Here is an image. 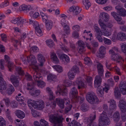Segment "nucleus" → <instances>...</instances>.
Listing matches in <instances>:
<instances>
[{"instance_id": "603ef678", "label": "nucleus", "mask_w": 126, "mask_h": 126, "mask_svg": "<svg viewBox=\"0 0 126 126\" xmlns=\"http://www.w3.org/2000/svg\"><path fill=\"white\" fill-rule=\"evenodd\" d=\"M40 123L41 126H49L48 123L43 119L40 120Z\"/></svg>"}, {"instance_id": "69168bd1", "label": "nucleus", "mask_w": 126, "mask_h": 126, "mask_svg": "<svg viewBox=\"0 0 126 126\" xmlns=\"http://www.w3.org/2000/svg\"><path fill=\"white\" fill-rule=\"evenodd\" d=\"M64 32L66 34L70 32L69 26L68 25L63 26Z\"/></svg>"}, {"instance_id": "4d7b16f0", "label": "nucleus", "mask_w": 126, "mask_h": 126, "mask_svg": "<svg viewBox=\"0 0 126 126\" xmlns=\"http://www.w3.org/2000/svg\"><path fill=\"white\" fill-rule=\"evenodd\" d=\"M29 57L25 55H22L21 57V59L23 62H29L30 61L29 59Z\"/></svg>"}, {"instance_id": "2f4dec72", "label": "nucleus", "mask_w": 126, "mask_h": 126, "mask_svg": "<svg viewBox=\"0 0 126 126\" xmlns=\"http://www.w3.org/2000/svg\"><path fill=\"white\" fill-rule=\"evenodd\" d=\"M112 115V112H109L108 113L107 115V113L103 111V112L100 114V118H108L109 117H110Z\"/></svg>"}, {"instance_id": "e433bc0d", "label": "nucleus", "mask_w": 126, "mask_h": 126, "mask_svg": "<svg viewBox=\"0 0 126 126\" xmlns=\"http://www.w3.org/2000/svg\"><path fill=\"white\" fill-rule=\"evenodd\" d=\"M52 67L58 72H62L63 71V68L60 65H53L52 66Z\"/></svg>"}, {"instance_id": "79ce46f5", "label": "nucleus", "mask_w": 126, "mask_h": 126, "mask_svg": "<svg viewBox=\"0 0 126 126\" xmlns=\"http://www.w3.org/2000/svg\"><path fill=\"white\" fill-rule=\"evenodd\" d=\"M15 122L16 126H27L22 121L20 122V120L18 119L16 120Z\"/></svg>"}, {"instance_id": "09e8293b", "label": "nucleus", "mask_w": 126, "mask_h": 126, "mask_svg": "<svg viewBox=\"0 0 126 126\" xmlns=\"http://www.w3.org/2000/svg\"><path fill=\"white\" fill-rule=\"evenodd\" d=\"M70 71L76 74L79 72V68L77 66H74L72 68Z\"/></svg>"}, {"instance_id": "412c9836", "label": "nucleus", "mask_w": 126, "mask_h": 126, "mask_svg": "<svg viewBox=\"0 0 126 126\" xmlns=\"http://www.w3.org/2000/svg\"><path fill=\"white\" fill-rule=\"evenodd\" d=\"M37 58L38 61L40 63V65L41 66H43L45 61V57L41 54L39 53L37 55Z\"/></svg>"}, {"instance_id": "4be33fe9", "label": "nucleus", "mask_w": 126, "mask_h": 126, "mask_svg": "<svg viewBox=\"0 0 126 126\" xmlns=\"http://www.w3.org/2000/svg\"><path fill=\"white\" fill-rule=\"evenodd\" d=\"M7 88V85L6 82L3 79L0 80V90L1 94H3V90H5Z\"/></svg>"}, {"instance_id": "a878e982", "label": "nucleus", "mask_w": 126, "mask_h": 126, "mask_svg": "<svg viewBox=\"0 0 126 126\" xmlns=\"http://www.w3.org/2000/svg\"><path fill=\"white\" fill-rule=\"evenodd\" d=\"M53 25V23L52 21L50 20H47L45 22L46 27L47 30L48 31L51 30Z\"/></svg>"}, {"instance_id": "e2e57ef3", "label": "nucleus", "mask_w": 126, "mask_h": 126, "mask_svg": "<svg viewBox=\"0 0 126 126\" xmlns=\"http://www.w3.org/2000/svg\"><path fill=\"white\" fill-rule=\"evenodd\" d=\"M113 118H120V115L119 112L116 111L113 114Z\"/></svg>"}, {"instance_id": "58836bf2", "label": "nucleus", "mask_w": 126, "mask_h": 126, "mask_svg": "<svg viewBox=\"0 0 126 126\" xmlns=\"http://www.w3.org/2000/svg\"><path fill=\"white\" fill-rule=\"evenodd\" d=\"M83 3L86 9H88L91 6V4L88 0H83Z\"/></svg>"}, {"instance_id": "f704fd0d", "label": "nucleus", "mask_w": 126, "mask_h": 126, "mask_svg": "<svg viewBox=\"0 0 126 126\" xmlns=\"http://www.w3.org/2000/svg\"><path fill=\"white\" fill-rule=\"evenodd\" d=\"M15 90V89L13 86L12 85H11L7 89L6 91V93L8 94H12Z\"/></svg>"}, {"instance_id": "9b49d317", "label": "nucleus", "mask_w": 126, "mask_h": 126, "mask_svg": "<svg viewBox=\"0 0 126 126\" xmlns=\"http://www.w3.org/2000/svg\"><path fill=\"white\" fill-rule=\"evenodd\" d=\"M111 54V59L113 61L118 60L117 62L118 63H119V60H121L123 61H124V59L120 55L117 53H113L110 54Z\"/></svg>"}, {"instance_id": "f03ea898", "label": "nucleus", "mask_w": 126, "mask_h": 126, "mask_svg": "<svg viewBox=\"0 0 126 126\" xmlns=\"http://www.w3.org/2000/svg\"><path fill=\"white\" fill-rule=\"evenodd\" d=\"M27 103L29 107L32 106L34 109L38 110H42L44 107V102L42 100L34 101L30 99L28 100Z\"/></svg>"}, {"instance_id": "c9c22d12", "label": "nucleus", "mask_w": 126, "mask_h": 126, "mask_svg": "<svg viewBox=\"0 0 126 126\" xmlns=\"http://www.w3.org/2000/svg\"><path fill=\"white\" fill-rule=\"evenodd\" d=\"M69 126H82L81 124L78 123L74 120H72V121L68 124Z\"/></svg>"}, {"instance_id": "423d86ee", "label": "nucleus", "mask_w": 126, "mask_h": 126, "mask_svg": "<svg viewBox=\"0 0 126 126\" xmlns=\"http://www.w3.org/2000/svg\"><path fill=\"white\" fill-rule=\"evenodd\" d=\"M94 28L97 34L95 35L96 38L99 42H102L103 40L101 37L102 35V33L101 32L100 29L97 26H95Z\"/></svg>"}, {"instance_id": "338daca9", "label": "nucleus", "mask_w": 126, "mask_h": 126, "mask_svg": "<svg viewBox=\"0 0 126 126\" xmlns=\"http://www.w3.org/2000/svg\"><path fill=\"white\" fill-rule=\"evenodd\" d=\"M119 119H115L114 120L115 122H117L116 123V126H122V122L121 121H120Z\"/></svg>"}, {"instance_id": "2eb2a0df", "label": "nucleus", "mask_w": 126, "mask_h": 126, "mask_svg": "<svg viewBox=\"0 0 126 126\" xmlns=\"http://www.w3.org/2000/svg\"><path fill=\"white\" fill-rule=\"evenodd\" d=\"M69 10L70 12H73L74 15H76L80 13L81 9H79L78 6H76L74 5L69 8Z\"/></svg>"}, {"instance_id": "39448f33", "label": "nucleus", "mask_w": 126, "mask_h": 126, "mask_svg": "<svg viewBox=\"0 0 126 126\" xmlns=\"http://www.w3.org/2000/svg\"><path fill=\"white\" fill-rule=\"evenodd\" d=\"M11 22L15 24H16L19 26V28H22L23 27L22 24L26 23L27 21L25 19H23L21 17H18L12 20Z\"/></svg>"}, {"instance_id": "6e6d98bb", "label": "nucleus", "mask_w": 126, "mask_h": 126, "mask_svg": "<svg viewBox=\"0 0 126 126\" xmlns=\"http://www.w3.org/2000/svg\"><path fill=\"white\" fill-rule=\"evenodd\" d=\"M118 51V49L117 47H114L112 48L109 51V52L110 54H112L114 53H115L116 52H117Z\"/></svg>"}, {"instance_id": "473e14b6", "label": "nucleus", "mask_w": 126, "mask_h": 126, "mask_svg": "<svg viewBox=\"0 0 126 126\" xmlns=\"http://www.w3.org/2000/svg\"><path fill=\"white\" fill-rule=\"evenodd\" d=\"M50 57L53 63H59V61L55 53H52L51 54Z\"/></svg>"}, {"instance_id": "a211bd4d", "label": "nucleus", "mask_w": 126, "mask_h": 126, "mask_svg": "<svg viewBox=\"0 0 126 126\" xmlns=\"http://www.w3.org/2000/svg\"><path fill=\"white\" fill-rule=\"evenodd\" d=\"M63 100H64V102L66 103V106L65 108V112L66 113H67L70 110L72 107V105L69 99L64 98Z\"/></svg>"}, {"instance_id": "4468645a", "label": "nucleus", "mask_w": 126, "mask_h": 126, "mask_svg": "<svg viewBox=\"0 0 126 126\" xmlns=\"http://www.w3.org/2000/svg\"><path fill=\"white\" fill-rule=\"evenodd\" d=\"M111 122L110 119H99L98 126H103L104 125H109Z\"/></svg>"}, {"instance_id": "c85d7f7f", "label": "nucleus", "mask_w": 126, "mask_h": 126, "mask_svg": "<svg viewBox=\"0 0 126 126\" xmlns=\"http://www.w3.org/2000/svg\"><path fill=\"white\" fill-rule=\"evenodd\" d=\"M22 10L25 12H27L29 10L33 9V8L30 5L27 6L25 4H23L21 6Z\"/></svg>"}, {"instance_id": "20e7f679", "label": "nucleus", "mask_w": 126, "mask_h": 126, "mask_svg": "<svg viewBox=\"0 0 126 126\" xmlns=\"http://www.w3.org/2000/svg\"><path fill=\"white\" fill-rule=\"evenodd\" d=\"M33 74V77L35 81L37 82V85L40 87L42 88L45 85L44 82L42 80V77L39 72L34 71Z\"/></svg>"}, {"instance_id": "13d9d810", "label": "nucleus", "mask_w": 126, "mask_h": 126, "mask_svg": "<svg viewBox=\"0 0 126 126\" xmlns=\"http://www.w3.org/2000/svg\"><path fill=\"white\" fill-rule=\"evenodd\" d=\"M99 23L101 28L106 31L107 28V26L102 21L99 22Z\"/></svg>"}, {"instance_id": "f8f14e48", "label": "nucleus", "mask_w": 126, "mask_h": 126, "mask_svg": "<svg viewBox=\"0 0 126 126\" xmlns=\"http://www.w3.org/2000/svg\"><path fill=\"white\" fill-rule=\"evenodd\" d=\"M64 119H49L51 123L57 125V126H63L62 122Z\"/></svg>"}, {"instance_id": "a19ab883", "label": "nucleus", "mask_w": 126, "mask_h": 126, "mask_svg": "<svg viewBox=\"0 0 126 126\" xmlns=\"http://www.w3.org/2000/svg\"><path fill=\"white\" fill-rule=\"evenodd\" d=\"M117 13H119L120 16H121L123 17L126 16V10L124 8L120 10Z\"/></svg>"}, {"instance_id": "6ab92c4d", "label": "nucleus", "mask_w": 126, "mask_h": 126, "mask_svg": "<svg viewBox=\"0 0 126 126\" xmlns=\"http://www.w3.org/2000/svg\"><path fill=\"white\" fill-rule=\"evenodd\" d=\"M4 57L5 61L7 62L8 64V67L9 70L10 71H11L13 68V63L11 62L10 60L9 57L7 55H5Z\"/></svg>"}, {"instance_id": "680f3d73", "label": "nucleus", "mask_w": 126, "mask_h": 126, "mask_svg": "<svg viewBox=\"0 0 126 126\" xmlns=\"http://www.w3.org/2000/svg\"><path fill=\"white\" fill-rule=\"evenodd\" d=\"M85 63L88 65L90 66L91 64V61L90 59L89 58H86L85 59Z\"/></svg>"}, {"instance_id": "f3484780", "label": "nucleus", "mask_w": 126, "mask_h": 126, "mask_svg": "<svg viewBox=\"0 0 126 126\" xmlns=\"http://www.w3.org/2000/svg\"><path fill=\"white\" fill-rule=\"evenodd\" d=\"M76 83L78 85V88L80 89L82 88H85L86 87V85L84 84L82 81L80 77L77 79L76 81Z\"/></svg>"}, {"instance_id": "ddd939ff", "label": "nucleus", "mask_w": 126, "mask_h": 126, "mask_svg": "<svg viewBox=\"0 0 126 126\" xmlns=\"http://www.w3.org/2000/svg\"><path fill=\"white\" fill-rule=\"evenodd\" d=\"M78 94V91L77 88L75 87H73L71 89L70 93V96L73 99H75L77 98Z\"/></svg>"}, {"instance_id": "393cba45", "label": "nucleus", "mask_w": 126, "mask_h": 126, "mask_svg": "<svg viewBox=\"0 0 126 126\" xmlns=\"http://www.w3.org/2000/svg\"><path fill=\"white\" fill-rule=\"evenodd\" d=\"M56 102L59 106L61 109H63L64 108V100L63 99L58 98L56 99Z\"/></svg>"}, {"instance_id": "0e129e2a", "label": "nucleus", "mask_w": 126, "mask_h": 126, "mask_svg": "<svg viewBox=\"0 0 126 126\" xmlns=\"http://www.w3.org/2000/svg\"><path fill=\"white\" fill-rule=\"evenodd\" d=\"M0 126H6V121L4 119H0Z\"/></svg>"}, {"instance_id": "aec40b11", "label": "nucleus", "mask_w": 126, "mask_h": 126, "mask_svg": "<svg viewBox=\"0 0 126 126\" xmlns=\"http://www.w3.org/2000/svg\"><path fill=\"white\" fill-rule=\"evenodd\" d=\"M26 89L28 90L30 94H32L33 91L35 90V87L34 85V83H28L27 84Z\"/></svg>"}, {"instance_id": "8fccbe9b", "label": "nucleus", "mask_w": 126, "mask_h": 126, "mask_svg": "<svg viewBox=\"0 0 126 126\" xmlns=\"http://www.w3.org/2000/svg\"><path fill=\"white\" fill-rule=\"evenodd\" d=\"M40 90H36L35 89V88L34 91H33V92H32V93L31 94H30L32 96H36L40 94Z\"/></svg>"}, {"instance_id": "774afa93", "label": "nucleus", "mask_w": 126, "mask_h": 126, "mask_svg": "<svg viewBox=\"0 0 126 126\" xmlns=\"http://www.w3.org/2000/svg\"><path fill=\"white\" fill-rule=\"evenodd\" d=\"M61 48L65 52H68L69 51V48L64 45L61 46Z\"/></svg>"}, {"instance_id": "5701e85b", "label": "nucleus", "mask_w": 126, "mask_h": 126, "mask_svg": "<svg viewBox=\"0 0 126 126\" xmlns=\"http://www.w3.org/2000/svg\"><path fill=\"white\" fill-rule=\"evenodd\" d=\"M57 88L58 91L56 92V94H57L58 93H59V94L63 96L66 95L67 92L66 88L62 89L59 85L57 86Z\"/></svg>"}, {"instance_id": "cd10ccee", "label": "nucleus", "mask_w": 126, "mask_h": 126, "mask_svg": "<svg viewBox=\"0 0 126 126\" xmlns=\"http://www.w3.org/2000/svg\"><path fill=\"white\" fill-rule=\"evenodd\" d=\"M112 16L117 21H120L122 19V18L119 14L117 13L112 12L111 13Z\"/></svg>"}, {"instance_id": "9d476101", "label": "nucleus", "mask_w": 126, "mask_h": 126, "mask_svg": "<svg viewBox=\"0 0 126 126\" xmlns=\"http://www.w3.org/2000/svg\"><path fill=\"white\" fill-rule=\"evenodd\" d=\"M29 59L30 61L31 62V64L34 66L35 68H33L34 70L33 72V74L34 71H37V69H38V67L36 65L37 61L36 58L33 55L29 57Z\"/></svg>"}, {"instance_id": "ea45409f", "label": "nucleus", "mask_w": 126, "mask_h": 126, "mask_svg": "<svg viewBox=\"0 0 126 126\" xmlns=\"http://www.w3.org/2000/svg\"><path fill=\"white\" fill-rule=\"evenodd\" d=\"M114 93L115 96L116 98H118L120 97L121 93L118 87H117L115 88Z\"/></svg>"}, {"instance_id": "864d4df0", "label": "nucleus", "mask_w": 126, "mask_h": 126, "mask_svg": "<svg viewBox=\"0 0 126 126\" xmlns=\"http://www.w3.org/2000/svg\"><path fill=\"white\" fill-rule=\"evenodd\" d=\"M121 47L122 52L126 54V43H124L121 44Z\"/></svg>"}, {"instance_id": "bf43d9fd", "label": "nucleus", "mask_w": 126, "mask_h": 126, "mask_svg": "<svg viewBox=\"0 0 126 126\" xmlns=\"http://www.w3.org/2000/svg\"><path fill=\"white\" fill-rule=\"evenodd\" d=\"M119 88L120 89L126 88V81L122 82L120 84Z\"/></svg>"}, {"instance_id": "3c124183", "label": "nucleus", "mask_w": 126, "mask_h": 126, "mask_svg": "<svg viewBox=\"0 0 126 126\" xmlns=\"http://www.w3.org/2000/svg\"><path fill=\"white\" fill-rule=\"evenodd\" d=\"M114 71L116 73L119 75H121V73L119 68L117 66H115L113 67L112 71Z\"/></svg>"}, {"instance_id": "7ed1b4c3", "label": "nucleus", "mask_w": 126, "mask_h": 126, "mask_svg": "<svg viewBox=\"0 0 126 126\" xmlns=\"http://www.w3.org/2000/svg\"><path fill=\"white\" fill-rule=\"evenodd\" d=\"M86 98L87 101L92 104H98L99 102L98 99L93 92L88 93L86 95Z\"/></svg>"}, {"instance_id": "4c0bfd02", "label": "nucleus", "mask_w": 126, "mask_h": 126, "mask_svg": "<svg viewBox=\"0 0 126 126\" xmlns=\"http://www.w3.org/2000/svg\"><path fill=\"white\" fill-rule=\"evenodd\" d=\"M48 116L49 118H63L61 115H59L58 114H49Z\"/></svg>"}, {"instance_id": "f257e3e1", "label": "nucleus", "mask_w": 126, "mask_h": 126, "mask_svg": "<svg viewBox=\"0 0 126 126\" xmlns=\"http://www.w3.org/2000/svg\"><path fill=\"white\" fill-rule=\"evenodd\" d=\"M97 67L98 75L96 76L95 78L94 85L95 87L100 85L102 82V77L103 75L104 71L103 65L100 63L97 64Z\"/></svg>"}, {"instance_id": "7c9ffc66", "label": "nucleus", "mask_w": 126, "mask_h": 126, "mask_svg": "<svg viewBox=\"0 0 126 126\" xmlns=\"http://www.w3.org/2000/svg\"><path fill=\"white\" fill-rule=\"evenodd\" d=\"M16 114L19 118H24L25 116L24 113L20 110H17L16 112Z\"/></svg>"}, {"instance_id": "37998d69", "label": "nucleus", "mask_w": 126, "mask_h": 126, "mask_svg": "<svg viewBox=\"0 0 126 126\" xmlns=\"http://www.w3.org/2000/svg\"><path fill=\"white\" fill-rule=\"evenodd\" d=\"M94 119H85L84 121H85V123L88 124L87 126H94L92 123L93 120Z\"/></svg>"}, {"instance_id": "49530a36", "label": "nucleus", "mask_w": 126, "mask_h": 126, "mask_svg": "<svg viewBox=\"0 0 126 126\" xmlns=\"http://www.w3.org/2000/svg\"><path fill=\"white\" fill-rule=\"evenodd\" d=\"M47 78L48 80H53L57 78L56 75L52 74H49L47 77Z\"/></svg>"}, {"instance_id": "052dcab7", "label": "nucleus", "mask_w": 126, "mask_h": 126, "mask_svg": "<svg viewBox=\"0 0 126 126\" xmlns=\"http://www.w3.org/2000/svg\"><path fill=\"white\" fill-rule=\"evenodd\" d=\"M88 107L86 104L83 103L81 106V109L83 111H85L87 110Z\"/></svg>"}, {"instance_id": "5fc2aeb1", "label": "nucleus", "mask_w": 126, "mask_h": 126, "mask_svg": "<svg viewBox=\"0 0 126 126\" xmlns=\"http://www.w3.org/2000/svg\"><path fill=\"white\" fill-rule=\"evenodd\" d=\"M75 74L71 71H69L68 74L69 79L71 80L75 78Z\"/></svg>"}, {"instance_id": "c03bdc74", "label": "nucleus", "mask_w": 126, "mask_h": 126, "mask_svg": "<svg viewBox=\"0 0 126 126\" xmlns=\"http://www.w3.org/2000/svg\"><path fill=\"white\" fill-rule=\"evenodd\" d=\"M16 69L19 75L22 76H23L24 73L21 67H16Z\"/></svg>"}, {"instance_id": "a18cd8bd", "label": "nucleus", "mask_w": 126, "mask_h": 126, "mask_svg": "<svg viewBox=\"0 0 126 126\" xmlns=\"http://www.w3.org/2000/svg\"><path fill=\"white\" fill-rule=\"evenodd\" d=\"M31 113L32 114V115L34 117H37L38 118H40L41 117L40 116V113L36 112L35 110H31Z\"/></svg>"}, {"instance_id": "1a4fd4ad", "label": "nucleus", "mask_w": 126, "mask_h": 126, "mask_svg": "<svg viewBox=\"0 0 126 126\" xmlns=\"http://www.w3.org/2000/svg\"><path fill=\"white\" fill-rule=\"evenodd\" d=\"M78 50L79 52L80 53H81L84 52L85 50V44L84 42L81 40H80L78 41Z\"/></svg>"}, {"instance_id": "72a5a7b5", "label": "nucleus", "mask_w": 126, "mask_h": 126, "mask_svg": "<svg viewBox=\"0 0 126 126\" xmlns=\"http://www.w3.org/2000/svg\"><path fill=\"white\" fill-rule=\"evenodd\" d=\"M60 58L64 62L68 63L69 61V57L65 54H62L60 56Z\"/></svg>"}, {"instance_id": "0eeeda50", "label": "nucleus", "mask_w": 126, "mask_h": 126, "mask_svg": "<svg viewBox=\"0 0 126 126\" xmlns=\"http://www.w3.org/2000/svg\"><path fill=\"white\" fill-rule=\"evenodd\" d=\"M35 28V32L36 35L39 36H42V32L39 26L38 22L36 21H34L32 24Z\"/></svg>"}, {"instance_id": "c756f323", "label": "nucleus", "mask_w": 126, "mask_h": 126, "mask_svg": "<svg viewBox=\"0 0 126 126\" xmlns=\"http://www.w3.org/2000/svg\"><path fill=\"white\" fill-rule=\"evenodd\" d=\"M110 110H114L116 108V105L115 101L113 100H111L110 101Z\"/></svg>"}, {"instance_id": "dca6fc26", "label": "nucleus", "mask_w": 126, "mask_h": 126, "mask_svg": "<svg viewBox=\"0 0 126 126\" xmlns=\"http://www.w3.org/2000/svg\"><path fill=\"white\" fill-rule=\"evenodd\" d=\"M106 48L103 46H101L99 48V52L97 54V57L102 58L104 57L106 53Z\"/></svg>"}, {"instance_id": "bb28decb", "label": "nucleus", "mask_w": 126, "mask_h": 126, "mask_svg": "<svg viewBox=\"0 0 126 126\" xmlns=\"http://www.w3.org/2000/svg\"><path fill=\"white\" fill-rule=\"evenodd\" d=\"M117 38L121 41H124L126 39L125 34L124 33H118L117 34Z\"/></svg>"}, {"instance_id": "6e6552de", "label": "nucleus", "mask_w": 126, "mask_h": 126, "mask_svg": "<svg viewBox=\"0 0 126 126\" xmlns=\"http://www.w3.org/2000/svg\"><path fill=\"white\" fill-rule=\"evenodd\" d=\"M18 76L14 75H12L10 77V80L15 87L17 88L19 87V83L18 80Z\"/></svg>"}, {"instance_id": "de8ad7c7", "label": "nucleus", "mask_w": 126, "mask_h": 126, "mask_svg": "<svg viewBox=\"0 0 126 126\" xmlns=\"http://www.w3.org/2000/svg\"><path fill=\"white\" fill-rule=\"evenodd\" d=\"M38 51V48L36 46H34L30 49V51L31 53H34L37 52Z\"/></svg>"}, {"instance_id": "b1692460", "label": "nucleus", "mask_w": 126, "mask_h": 126, "mask_svg": "<svg viewBox=\"0 0 126 126\" xmlns=\"http://www.w3.org/2000/svg\"><path fill=\"white\" fill-rule=\"evenodd\" d=\"M99 17L101 20L102 19V20L105 21H108L109 18V16L108 14L105 12L101 13Z\"/></svg>"}]
</instances>
